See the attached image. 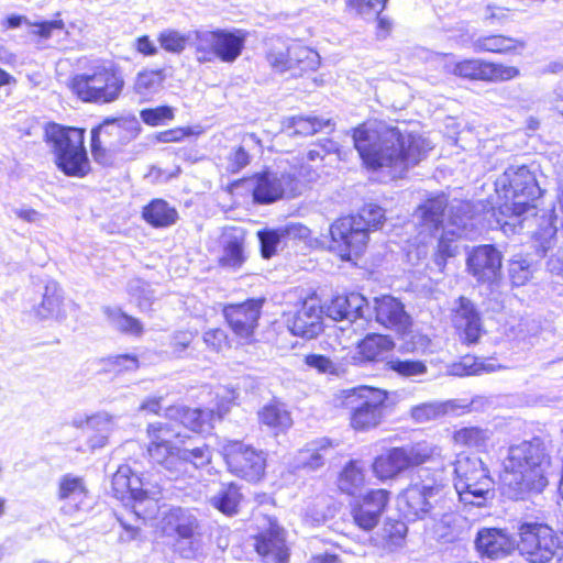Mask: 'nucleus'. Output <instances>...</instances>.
Instances as JSON below:
<instances>
[{"mask_svg":"<svg viewBox=\"0 0 563 563\" xmlns=\"http://www.w3.org/2000/svg\"><path fill=\"white\" fill-rule=\"evenodd\" d=\"M446 198L444 196L427 200L416 211V218L423 231L433 234L443 221L444 210L446 208Z\"/></svg>","mask_w":563,"mask_h":563,"instance_id":"obj_32","label":"nucleus"},{"mask_svg":"<svg viewBox=\"0 0 563 563\" xmlns=\"http://www.w3.org/2000/svg\"><path fill=\"white\" fill-rule=\"evenodd\" d=\"M364 483V471L356 461L349 462L338 478V486L340 490L351 496L360 492Z\"/></svg>","mask_w":563,"mask_h":563,"instance_id":"obj_41","label":"nucleus"},{"mask_svg":"<svg viewBox=\"0 0 563 563\" xmlns=\"http://www.w3.org/2000/svg\"><path fill=\"white\" fill-rule=\"evenodd\" d=\"M388 367L404 377L420 376L427 373V365L421 361L413 360H391Z\"/></svg>","mask_w":563,"mask_h":563,"instance_id":"obj_50","label":"nucleus"},{"mask_svg":"<svg viewBox=\"0 0 563 563\" xmlns=\"http://www.w3.org/2000/svg\"><path fill=\"white\" fill-rule=\"evenodd\" d=\"M501 368L494 360H481L466 356L459 364L452 366V374L457 376H471L493 373Z\"/></svg>","mask_w":563,"mask_h":563,"instance_id":"obj_42","label":"nucleus"},{"mask_svg":"<svg viewBox=\"0 0 563 563\" xmlns=\"http://www.w3.org/2000/svg\"><path fill=\"white\" fill-rule=\"evenodd\" d=\"M473 47L475 52L514 54L525 48V42L503 34H490L477 37Z\"/></svg>","mask_w":563,"mask_h":563,"instance_id":"obj_31","label":"nucleus"},{"mask_svg":"<svg viewBox=\"0 0 563 563\" xmlns=\"http://www.w3.org/2000/svg\"><path fill=\"white\" fill-rule=\"evenodd\" d=\"M253 198L258 203H272L284 196L294 197L298 192V180L290 174L264 172L253 178Z\"/></svg>","mask_w":563,"mask_h":563,"instance_id":"obj_17","label":"nucleus"},{"mask_svg":"<svg viewBox=\"0 0 563 563\" xmlns=\"http://www.w3.org/2000/svg\"><path fill=\"white\" fill-rule=\"evenodd\" d=\"M242 30L197 31L194 47L199 63H211L219 59L233 63L242 54L245 44Z\"/></svg>","mask_w":563,"mask_h":563,"instance_id":"obj_11","label":"nucleus"},{"mask_svg":"<svg viewBox=\"0 0 563 563\" xmlns=\"http://www.w3.org/2000/svg\"><path fill=\"white\" fill-rule=\"evenodd\" d=\"M242 499L240 487L235 483L223 484L219 492L211 497V505L224 515L232 516L238 512Z\"/></svg>","mask_w":563,"mask_h":563,"instance_id":"obj_37","label":"nucleus"},{"mask_svg":"<svg viewBox=\"0 0 563 563\" xmlns=\"http://www.w3.org/2000/svg\"><path fill=\"white\" fill-rule=\"evenodd\" d=\"M142 121L151 126L164 124L174 119V110L168 106H159L156 108L143 109L140 112Z\"/></svg>","mask_w":563,"mask_h":563,"instance_id":"obj_52","label":"nucleus"},{"mask_svg":"<svg viewBox=\"0 0 563 563\" xmlns=\"http://www.w3.org/2000/svg\"><path fill=\"white\" fill-rule=\"evenodd\" d=\"M91 154L93 159L102 165H108L110 163V156L108 154L107 147L108 145H104L102 143V140H98L96 135L91 137Z\"/></svg>","mask_w":563,"mask_h":563,"instance_id":"obj_63","label":"nucleus"},{"mask_svg":"<svg viewBox=\"0 0 563 563\" xmlns=\"http://www.w3.org/2000/svg\"><path fill=\"white\" fill-rule=\"evenodd\" d=\"M261 243V253L264 258H271L280 242V234L276 230H263L257 233Z\"/></svg>","mask_w":563,"mask_h":563,"instance_id":"obj_56","label":"nucleus"},{"mask_svg":"<svg viewBox=\"0 0 563 563\" xmlns=\"http://www.w3.org/2000/svg\"><path fill=\"white\" fill-rule=\"evenodd\" d=\"M407 533V526L402 521H387L382 529L384 548L393 552L401 545Z\"/></svg>","mask_w":563,"mask_h":563,"instance_id":"obj_47","label":"nucleus"},{"mask_svg":"<svg viewBox=\"0 0 563 563\" xmlns=\"http://www.w3.org/2000/svg\"><path fill=\"white\" fill-rule=\"evenodd\" d=\"M453 465L454 488L464 508L487 507L495 497V483L484 462L475 455L459 454Z\"/></svg>","mask_w":563,"mask_h":563,"instance_id":"obj_7","label":"nucleus"},{"mask_svg":"<svg viewBox=\"0 0 563 563\" xmlns=\"http://www.w3.org/2000/svg\"><path fill=\"white\" fill-rule=\"evenodd\" d=\"M467 405L459 406L455 400H449L444 402L432 401L423 402L413 406L410 409V417L417 423H424L439 417H442L449 412H455L457 408H466Z\"/></svg>","mask_w":563,"mask_h":563,"instance_id":"obj_35","label":"nucleus"},{"mask_svg":"<svg viewBox=\"0 0 563 563\" xmlns=\"http://www.w3.org/2000/svg\"><path fill=\"white\" fill-rule=\"evenodd\" d=\"M373 308L376 321L385 328L398 333H402L409 328L410 317L402 302L397 298L388 295L375 297Z\"/></svg>","mask_w":563,"mask_h":563,"instance_id":"obj_26","label":"nucleus"},{"mask_svg":"<svg viewBox=\"0 0 563 563\" xmlns=\"http://www.w3.org/2000/svg\"><path fill=\"white\" fill-rule=\"evenodd\" d=\"M333 449V442L327 438L312 441L297 453L294 466L309 472L317 471L323 466Z\"/></svg>","mask_w":563,"mask_h":563,"instance_id":"obj_29","label":"nucleus"},{"mask_svg":"<svg viewBox=\"0 0 563 563\" xmlns=\"http://www.w3.org/2000/svg\"><path fill=\"white\" fill-rule=\"evenodd\" d=\"M263 300L249 299L224 308V317L232 331L242 339H250L257 325Z\"/></svg>","mask_w":563,"mask_h":563,"instance_id":"obj_21","label":"nucleus"},{"mask_svg":"<svg viewBox=\"0 0 563 563\" xmlns=\"http://www.w3.org/2000/svg\"><path fill=\"white\" fill-rule=\"evenodd\" d=\"M389 492L386 489H371L355 499L351 505V515L355 525L365 531L373 530L388 504Z\"/></svg>","mask_w":563,"mask_h":563,"instance_id":"obj_18","label":"nucleus"},{"mask_svg":"<svg viewBox=\"0 0 563 563\" xmlns=\"http://www.w3.org/2000/svg\"><path fill=\"white\" fill-rule=\"evenodd\" d=\"M142 217L154 228H167L176 223L178 212L164 199H153L143 208Z\"/></svg>","mask_w":563,"mask_h":563,"instance_id":"obj_33","label":"nucleus"},{"mask_svg":"<svg viewBox=\"0 0 563 563\" xmlns=\"http://www.w3.org/2000/svg\"><path fill=\"white\" fill-rule=\"evenodd\" d=\"M499 199L494 209L496 222L505 233H516L521 229L519 218L531 209L541 196L536 174L528 166H509L495 181Z\"/></svg>","mask_w":563,"mask_h":563,"instance_id":"obj_4","label":"nucleus"},{"mask_svg":"<svg viewBox=\"0 0 563 563\" xmlns=\"http://www.w3.org/2000/svg\"><path fill=\"white\" fill-rule=\"evenodd\" d=\"M158 42L166 52L180 54L188 43V37L176 30H164L158 35Z\"/></svg>","mask_w":563,"mask_h":563,"instance_id":"obj_49","label":"nucleus"},{"mask_svg":"<svg viewBox=\"0 0 563 563\" xmlns=\"http://www.w3.org/2000/svg\"><path fill=\"white\" fill-rule=\"evenodd\" d=\"M347 299L346 310L347 316L350 317V322H354L357 319H362L366 317V313L369 311V306L367 299L357 292H351L345 296Z\"/></svg>","mask_w":563,"mask_h":563,"instance_id":"obj_54","label":"nucleus"},{"mask_svg":"<svg viewBox=\"0 0 563 563\" xmlns=\"http://www.w3.org/2000/svg\"><path fill=\"white\" fill-rule=\"evenodd\" d=\"M254 540V548L264 563L288 562L285 530L276 521L268 520V527L258 532Z\"/></svg>","mask_w":563,"mask_h":563,"instance_id":"obj_20","label":"nucleus"},{"mask_svg":"<svg viewBox=\"0 0 563 563\" xmlns=\"http://www.w3.org/2000/svg\"><path fill=\"white\" fill-rule=\"evenodd\" d=\"M222 454L229 472L240 478L255 483L265 474V453L252 445L228 440L222 445Z\"/></svg>","mask_w":563,"mask_h":563,"instance_id":"obj_13","label":"nucleus"},{"mask_svg":"<svg viewBox=\"0 0 563 563\" xmlns=\"http://www.w3.org/2000/svg\"><path fill=\"white\" fill-rule=\"evenodd\" d=\"M323 310L316 298L305 300L289 320V329L294 335L310 340L323 330Z\"/></svg>","mask_w":563,"mask_h":563,"instance_id":"obj_25","label":"nucleus"},{"mask_svg":"<svg viewBox=\"0 0 563 563\" xmlns=\"http://www.w3.org/2000/svg\"><path fill=\"white\" fill-rule=\"evenodd\" d=\"M140 366L139 360L133 354H119L110 356L106 361V368L117 374L135 372Z\"/></svg>","mask_w":563,"mask_h":563,"instance_id":"obj_53","label":"nucleus"},{"mask_svg":"<svg viewBox=\"0 0 563 563\" xmlns=\"http://www.w3.org/2000/svg\"><path fill=\"white\" fill-rule=\"evenodd\" d=\"M474 543L478 554L490 560L503 559L515 548V541L504 530L497 528L478 530Z\"/></svg>","mask_w":563,"mask_h":563,"instance_id":"obj_28","label":"nucleus"},{"mask_svg":"<svg viewBox=\"0 0 563 563\" xmlns=\"http://www.w3.org/2000/svg\"><path fill=\"white\" fill-rule=\"evenodd\" d=\"M394 347V341L383 334H368L358 344L360 354L367 361H376L383 357Z\"/></svg>","mask_w":563,"mask_h":563,"instance_id":"obj_40","label":"nucleus"},{"mask_svg":"<svg viewBox=\"0 0 563 563\" xmlns=\"http://www.w3.org/2000/svg\"><path fill=\"white\" fill-rule=\"evenodd\" d=\"M290 68H299L301 71L316 70L320 64L319 54L303 46L299 42H294L288 46Z\"/></svg>","mask_w":563,"mask_h":563,"instance_id":"obj_38","label":"nucleus"},{"mask_svg":"<svg viewBox=\"0 0 563 563\" xmlns=\"http://www.w3.org/2000/svg\"><path fill=\"white\" fill-rule=\"evenodd\" d=\"M57 499L62 504L60 511L70 517L90 507L84 479L71 474H65L59 478Z\"/></svg>","mask_w":563,"mask_h":563,"instance_id":"obj_23","label":"nucleus"},{"mask_svg":"<svg viewBox=\"0 0 563 563\" xmlns=\"http://www.w3.org/2000/svg\"><path fill=\"white\" fill-rule=\"evenodd\" d=\"M501 253L490 244L478 245L467 255L468 273L482 284H493L500 276Z\"/></svg>","mask_w":563,"mask_h":563,"instance_id":"obj_19","label":"nucleus"},{"mask_svg":"<svg viewBox=\"0 0 563 563\" xmlns=\"http://www.w3.org/2000/svg\"><path fill=\"white\" fill-rule=\"evenodd\" d=\"M249 164L250 155L242 146L234 148L228 157V170L231 173H239Z\"/></svg>","mask_w":563,"mask_h":563,"instance_id":"obj_58","label":"nucleus"},{"mask_svg":"<svg viewBox=\"0 0 563 563\" xmlns=\"http://www.w3.org/2000/svg\"><path fill=\"white\" fill-rule=\"evenodd\" d=\"M353 217L362 220L365 224V232L368 234L371 230H376L382 225L385 213L383 208L371 203L364 206L360 212Z\"/></svg>","mask_w":563,"mask_h":563,"instance_id":"obj_51","label":"nucleus"},{"mask_svg":"<svg viewBox=\"0 0 563 563\" xmlns=\"http://www.w3.org/2000/svg\"><path fill=\"white\" fill-rule=\"evenodd\" d=\"M147 432L151 438L148 455L154 463L165 470L170 479L196 478L198 472L212 461V452L206 444L173 445L170 439L179 433L174 432L168 423H151Z\"/></svg>","mask_w":563,"mask_h":563,"instance_id":"obj_3","label":"nucleus"},{"mask_svg":"<svg viewBox=\"0 0 563 563\" xmlns=\"http://www.w3.org/2000/svg\"><path fill=\"white\" fill-rule=\"evenodd\" d=\"M244 233L242 230L233 229L225 232L222 241V255L219 257V265L223 268L239 269L245 262Z\"/></svg>","mask_w":563,"mask_h":563,"instance_id":"obj_30","label":"nucleus"},{"mask_svg":"<svg viewBox=\"0 0 563 563\" xmlns=\"http://www.w3.org/2000/svg\"><path fill=\"white\" fill-rule=\"evenodd\" d=\"M74 311H76V305L73 301H64L62 288L53 280L46 283L41 301L33 307L36 318L54 319L58 322L65 321L68 313Z\"/></svg>","mask_w":563,"mask_h":563,"instance_id":"obj_24","label":"nucleus"},{"mask_svg":"<svg viewBox=\"0 0 563 563\" xmlns=\"http://www.w3.org/2000/svg\"><path fill=\"white\" fill-rule=\"evenodd\" d=\"M194 333L190 331H178L172 336L170 345L175 353L184 352L192 342Z\"/></svg>","mask_w":563,"mask_h":563,"instance_id":"obj_62","label":"nucleus"},{"mask_svg":"<svg viewBox=\"0 0 563 563\" xmlns=\"http://www.w3.org/2000/svg\"><path fill=\"white\" fill-rule=\"evenodd\" d=\"M124 87L121 73L112 66L96 65L70 81L73 92L85 102L110 103L115 101Z\"/></svg>","mask_w":563,"mask_h":563,"instance_id":"obj_8","label":"nucleus"},{"mask_svg":"<svg viewBox=\"0 0 563 563\" xmlns=\"http://www.w3.org/2000/svg\"><path fill=\"white\" fill-rule=\"evenodd\" d=\"M158 528L166 537L175 538V550L185 559H196L202 553L200 522L187 508L172 507L163 511Z\"/></svg>","mask_w":563,"mask_h":563,"instance_id":"obj_9","label":"nucleus"},{"mask_svg":"<svg viewBox=\"0 0 563 563\" xmlns=\"http://www.w3.org/2000/svg\"><path fill=\"white\" fill-rule=\"evenodd\" d=\"M104 313L110 325L119 332L133 336L142 335L143 324L139 319L124 313L119 308L107 307Z\"/></svg>","mask_w":563,"mask_h":563,"instance_id":"obj_39","label":"nucleus"},{"mask_svg":"<svg viewBox=\"0 0 563 563\" xmlns=\"http://www.w3.org/2000/svg\"><path fill=\"white\" fill-rule=\"evenodd\" d=\"M113 429L110 416L106 413L93 415L87 421V445L90 450H97L108 444L109 435Z\"/></svg>","mask_w":563,"mask_h":563,"instance_id":"obj_34","label":"nucleus"},{"mask_svg":"<svg viewBox=\"0 0 563 563\" xmlns=\"http://www.w3.org/2000/svg\"><path fill=\"white\" fill-rule=\"evenodd\" d=\"M428 462L441 465L431 472L427 467L419 468L411 477L409 486L399 498L407 517L422 519L431 515L434 505L442 495L444 456L442 449L428 441L391 448L375 457L372 468L380 481L393 479L402 472Z\"/></svg>","mask_w":563,"mask_h":563,"instance_id":"obj_1","label":"nucleus"},{"mask_svg":"<svg viewBox=\"0 0 563 563\" xmlns=\"http://www.w3.org/2000/svg\"><path fill=\"white\" fill-rule=\"evenodd\" d=\"M44 137L54 156L56 167L69 177L82 178L90 172L85 147V130L51 122Z\"/></svg>","mask_w":563,"mask_h":563,"instance_id":"obj_6","label":"nucleus"},{"mask_svg":"<svg viewBox=\"0 0 563 563\" xmlns=\"http://www.w3.org/2000/svg\"><path fill=\"white\" fill-rule=\"evenodd\" d=\"M353 142L368 169L384 170L393 179L402 178L433 147L422 135L402 134L398 128L382 121H369L355 128Z\"/></svg>","mask_w":563,"mask_h":563,"instance_id":"obj_2","label":"nucleus"},{"mask_svg":"<svg viewBox=\"0 0 563 563\" xmlns=\"http://www.w3.org/2000/svg\"><path fill=\"white\" fill-rule=\"evenodd\" d=\"M305 364L321 374H333L335 372V364L329 357L321 354L306 355Z\"/></svg>","mask_w":563,"mask_h":563,"instance_id":"obj_57","label":"nucleus"},{"mask_svg":"<svg viewBox=\"0 0 563 563\" xmlns=\"http://www.w3.org/2000/svg\"><path fill=\"white\" fill-rule=\"evenodd\" d=\"M342 393V405L350 410L353 429L367 431L380 424L387 400V393L385 390L358 386Z\"/></svg>","mask_w":563,"mask_h":563,"instance_id":"obj_10","label":"nucleus"},{"mask_svg":"<svg viewBox=\"0 0 563 563\" xmlns=\"http://www.w3.org/2000/svg\"><path fill=\"white\" fill-rule=\"evenodd\" d=\"M258 418L263 424L277 432H283L292 424L290 412L284 404L277 401L265 405L258 412Z\"/></svg>","mask_w":563,"mask_h":563,"instance_id":"obj_36","label":"nucleus"},{"mask_svg":"<svg viewBox=\"0 0 563 563\" xmlns=\"http://www.w3.org/2000/svg\"><path fill=\"white\" fill-rule=\"evenodd\" d=\"M269 64L278 71H285L290 68V59L288 55V48L284 51H272L267 55Z\"/></svg>","mask_w":563,"mask_h":563,"instance_id":"obj_61","label":"nucleus"},{"mask_svg":"<svg viewBox=\"0 0 563 563\" xmlns=\"http://www.w3.org/2000/svg\"><path fill=\"white\" fill-rule=\"evenodd\" d=\"M452 321L463 343L476 344L485 333L481 314L468 298H459Z\"/></svg>","mask_w":563,"mask_h":563,"instance_id":"obj_22","label":"nucleus"},{"mask_svg":"<svg viewBox=\"0 0 563 563\" xmlns=\"http://www.w3.org/2000/svg\"><path fill=\"white\" fill-rule=\"evenodd\" d=\"M345 302H347V299H345V296H338L335 297L331 303L328 306L327 313L328 316L336 321H343L347 320L350 321V317L347 316V308Z\"/></svg>","mask_w":563,"mask_h":563,"instance_id":"obj_59","label":"nucleus"},{"mask_svg":"<svg viewBox=\"0 0 563 563\" xmlns=\"http://www.w3.org/2000/svg\"><path fill=\"white\" fill-rule=\"evenodd\" d=\"M449 73L472 80L504 81L516 78L519 69L514 66H506L485 62L478 58L464 59L445 65Z\"/></svg>","mask_w":563,"mask_h":563,"instance_id":"obj_16","label":"nucleus"},{"mask_svg":"<svg viewBox=\"0 0 563 563\" xmlns=\"http://www.w3.org/2000/svg\"><path fill=\"white\" fill-rule=\"evenodd\" d=\"M487 439V431L477 427L462 428L454 433L456 443L473 448L484 446Z\"/></svg>","mask_w":563,"mask_h":563,"instance_id":"obj_48","label":"nucleus"},{"mask_svg":"<svg viewBox=\"0 0 563 563\" xmlns=\"http://www.w3.org/2000/svg\"><path fill=\"white\" fill-rule=\"evenodd\" d=\"M330 249L343 261L360 257L365 251L368 235L365 224L353 216L343 217L334 221L330 227Z\"/></svg>","mask_w":563,"mask_h":563,"instance_id":"obj_15","label":"nucleus"},{"mask_svg":"<svg viewBox=\"0 0 563 563\" xmlns=\"http://www.w3.org/2000/svg\"><path fill=\"white\" fill-rule=\"evenodd\" d=\"M166 416L195 432H206L212 428L216 419L222 418L223 412L220 408L216 411L213 408L172 406L166 409Z\"/></svg>","mask_w":563,"mask_h":563,"instance_id":"obj_27","label":"nucleus"},{"mask_svg":"<svg viewBox=\"0 0 563 563\" xmlns=\"http://www.w3.org/2000/svg\"><path fill=\"white\" fill-rule=\"evenodd\" d=\"M125 121L121 119H106L100 125L91 130V137L97 136L104 145L115 147L122 141Z\"/></svg>","mask_w":563,"mask_h":563,"instance_id":"obj_44","label":"nucleus"},{"mask_svg":"<svg viewBox=\"0 0 563 563\" xmlns=\"http://www.w3.org/2000/svg\"><path fill=\"white\" fill-rule=\"evenodd\" d=\"M164 77L161 70H143L140 71L136 76L134 82V91L142 99H148L162 87Z\"/></svg>","mask_w":563,"mask_h":563,"instance_id":"obj_45","label":"nucleus"},{"mask_svg":"<svg viewBox=\"0 0 563 563\" xmlns=\"http://www.w3.org/2000/svg\"><path fill=\"white\" fill-rule=\"evenodd\" d=\"M387 0H349L347 4L365 18L378 16L385 9Z\"/></svg>","mask_w":563,"mask_h":563,"instance_id":"obj_55","label":"nucleus"},{"mask_svg":"<svg viewBox=\"0 0 563 563\" xmlns=\"http://www.w3.org/2000/svg\"><path fill=\"white\" fill-rule=\"evenodd\" d=\"M114 496L131 507L142 520L152 518L158 507L157 500L148 495L143 479L129 465H121L112 476Z\"/></svg>","mask_w":563,"mask_h":563,"instance_id":"obj_12","label":"nucleus"},{"mask_svg":"<svg viewBox=\"0 0 563 563\" xmlns=\"http://www.w3.org/2000/svg\"><path fill=\"white\" fill-rule=\"evenodd\" d=\"M227 335L221 329H210L203 333L205 343L213 350H219L225 343Z\"/></svg>","mask_w":563,"mask_h":563,"instance_id":"obj_64","label":"nucleus"},{"mask_svg":"<svg viewBox=\"0 0 563 563\" xmlns=\"http://www.w3.org/2000/svg\"><path fill=\"white\" fill-rule=\"evenodd\" d=\"M483 19L490 24H503L508 20V10L498 5L487 4Z\"/></svg>","mask_w":563,"mask_h":563,"instance_id":"obj_60","label":"nucleus"},{"mask_svg":"<svg viewBox=\"0 0 563 563\" xmlns=\"http://www.w3.org/2000/svg\"><path fill=\"white\" fill-rule=\"evenodd\" d=\"M457 238L459 234L455 231H445L440 236L438 242V251L434 256V263L440 269L445 266L448 258L457 254Z\"/></svg>","mask_w":563,"mask_h":563,"instance_id":"obj_46","label":"nucleus"},{"mask_svg":"<svg viewBox=\"0 0 563 563\" xmlns=\"http://www.w3.org/2000/svg\"><path fill=\"white\" fill-rule=\"evenodd\" d=\"M334 124L330 119H319L317 117H294L289 120V134L312 135L323 129L333 130Z\"/></svg>","mask_w":563,"mask_h":563,"instance_id":"obj_43","label":"nucleus"},{"mask_svg":"<svg viewBox=\"0 0 563 563\" xmlns=\"http://www.w3.org/2000/svg\"><path fill=\"white\" fill-rule=\"evenodd\" d=\"M545 466L547 456L539 438L510 446L501 476L505 494L511 499H523L529 492H541L548 484Z\"/></svg>","mask_w":563,"mask_h":563,"instance_id":"obj_5","label":"nucleus"},{"mask_svg":"<svg viewBox=\"0 0 563 563\" xmlns=\"http://www.w3.org/2000/svg\"><path fill=\"white\" fill-rule=\"evenodd\" d=\"M520 554L530 563H548L556 554V534L553 528L539 522H523L519 527Z\"/></svg>","mask_w":563,"mask_h":563,"instance_id":"obj_14","label":"nucleus"}]
</instances>
